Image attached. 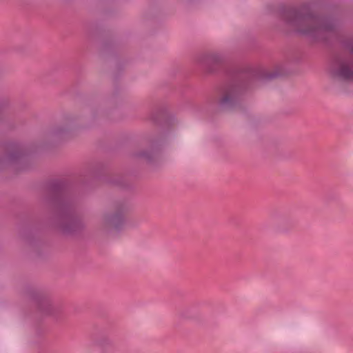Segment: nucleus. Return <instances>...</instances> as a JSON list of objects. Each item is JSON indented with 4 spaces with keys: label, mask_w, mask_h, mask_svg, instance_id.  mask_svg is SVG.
Segmentation results:
<instances>
[{
    "label": "nucleus",
    "mask_w": 353,
    "mask_h": 353,
    "mask_svg": "<svg viewBox=\"0 0 353 353\" xmlns=\"http://www.w3.org/2000/svg\"><path fill=\"white\" fill-rule=\"evenodd\" d=\"M122 221V216L118 214L112 215L105 218V221L114 228H117Z\"/></svg>",
    "instance_id": "20e7f679"
},
{
    "label": "nucleus",
    "mask_w": 353,
    "mask_h": 353,
    "mask_svg": "<svg viewBox=\"0 0 353 353\" xmlns=\"http://www.w3.org/2000/svg\"><path fill=\"white\" fill-rule=\"evenodd\" d=\"M333 76L344 80H353V60L337 61L332 68Z\"/></svg>",
    "instance_id": "f03ea898"
},
{
    "label": "nucleus",
    "mask_w": 353,
    "mask_h": 353,
    "mask_svg": "<svg viewBox=\"0 0 353 353\" xmlns=\"http://www.w3.org/2000/svg\"><path fill=\"white\" fill-rule=\"evenodd\" d=\"M220 61V57L217 54H210L207 55L203 61L206 64L215 63Z\"/></svg>",
    "instance_id": "39448f33"
},
{
    "label": "nucleus",
    "mask_w": 353,
    "mask_h": 353,
    "mask_svg": "<svg viewBox=\"0 0 353 353\" xmlns=\"http://www.w3.org/2000/svg\"><path fill=\"white\" fill-rule=\"evenodd\" d=\"M290 23L298 32L312 37H318L330 28L320 19L311 15L301 16L294 14Z\"/></svg>",
    "instance_id": "f257e3e1"
},
{
    "label": "nucleus",
    "mask_w": 353,
    "mask_h": 353,
    "mask_svg": "<svg viewBox=\"0 0 353 353\" xmlns=\"http://www.w3.org/2000/svg\"><path fill=\"white\" fill-rule=\"evenodd\" d=\"M238 96V90L236 87H231L223 90L220 103L223 105H230L232 104Z\"/></svg>",
    "instance_id": "7ed1b4c3"
}]
</instances>
